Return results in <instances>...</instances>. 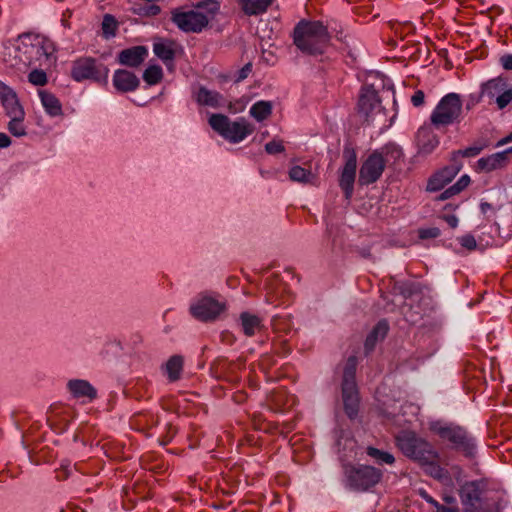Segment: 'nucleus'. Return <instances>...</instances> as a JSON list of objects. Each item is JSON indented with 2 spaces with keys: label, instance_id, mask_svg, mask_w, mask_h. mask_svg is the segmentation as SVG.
<instances>
[{
  "label": "nucleus",
  "instance_id": "23",
  "mask_svg": "<svg viewBox=\"0 0 512 512\" xmlns=\"http://www.w3.org/2000/svg\"><path fill=\"white\" fill-rule=\"evenodd\" d=\"M197 103L201 106L220 108L225 105L224 97L217 91L200 87L195 94Z\"/></svg>",
  "mask_w": 512,
  "mask_h": 512
},
{
  "label": "nucleus",
  "instance_id": "9",
  "mask_svg": "<svg viewBox=\"0 0 512 512\" xmlns=\"http://www.w3.org/2000/svg\"><path fill=\"white\" fill-rule=\"evenodd\" d=\"M389 153H391L395 158L402 155L399 147L390 145L383 147L381 150L374 151L367 157L359 170L358 181L360 185L372 184L381 177L386 166L384 156Z\"/></svg>",
  "mask_w": 512,
  "mask_h": 512
},
{
  "label": "nucleus",
  "instance_id": "21",
  "mask_svg": "<svg viewBox=\"0 0 512 512\" xmlns=\"http://www.w3.org/2000/svg\"><path fill=\"white\" fill-rule=\"evenodd\" d=\"M67 387L74 398L92 401L96 398V389L86 380L75 379L67 383Z\"/></svg>",
  "mask_w": 512,
  "mask_h": 512
},
{
  "label": "nucleus",
  "instance_id": "18",
  "mask_svg": "<svg viewBox=\"0 0 512 512\" xmlns=\"http://www.w3.org/2000/svg\"><path fill=\"white\" fill-rule=\"evenodd\" d=\"M379 105L380 99L376 89L372 85L365 84L359 96V112L368 117Z\"/></svg>",
  "mask_w": 512,
  "mask_h": 512
},
{
  "label": "nucleus",
  "instance_id": "46",
  "mask_svg": "<svg viewBox=\"0 0 512 512\" xmlns=\"http://www.w3.org/2000/svg\"><path fill=\"white\" fill-rule=\"evenodd\" d=\"M159 12H160L159 6H157L155 4H150V5L146 6L145 8H143V12H140V13L143 15L155 16V15L159 14Z\"/></svg>",
  "mask_w": 512,
  "mask_h": 512
},
{
  "label": "nucleus",
  "instance_id": "22",
  "mask_svg": "<svg viewBox=\"0 0 512 512\" xmlns=\"http://www.w3.org/2000/svg\"><path fill=\"white\" fill-rule=\"evenodd\" d=\"M418 152L423 155L432 153L439 145L438 136L428 128H421L417 133Z\"/></svg>",
  "mask_w": 512,
  "mask_h": 512
},
{
  "label": "nucleus",
  "instance_id": "45",
  "mask_svg": "<svg viewBox=\"0 0 512 512\" xmlns=\"http://www.w3.org/2000/svg\"><path fill=\"white\" fill-rule=\"evenodd\" d=\"M425 94L422 90H417L411 97V102L415 107H420L424 104Z\"/></svg>",
  "mask_w": 512,
  "mask_h": 512
},
{
  "label": "nucleus",
  "instance_id": "27",
  "mask_svg": "<svg viewBox=\"0 0 512 512\" xmlns=\"http://www.w3.org/2000/svg\"><path fill=\"white\" fill-rule=\"evenodd\" d=\"M288 176L291 181L304 185H315L318 179L317 175L310 169H306L299 165L291 166L288 171Z\"/></svg>",
  "mask_w": 512,
  "mask_h": 512
},
{
  "label": "nucleus",
  "instance_id": "6",
  "mask_svg": "<svg viewBox=\"0 0 512 512\" xmlns=\"http://www.w3.org/2000/svg\"><path fill=\"white\" fill-rule=\"evenodd\" d=\"M462 119V97L455 92L444 95L430 114V122L437 129L459 124Z\"/></svg>",
  "mask_w": 512,
  "mask_h": 512
},
{
  "label": "nucleus",
  "instance_id": "36",
  "mask_svg": "<svg viewBox=\"0 0 512 512\" xmlns=\"http://www.w3.org/2000/svg\"><path fill=\"white\" fill-rule=\"evenodd\" d=\"M162 77L163 71L162 68L158 65L148 66L143 73V79L148 85L158 84Z\"/></svg>",
  "mask_w": 512,
  "mask_h": 512
},
{
  "label": "nucleus",
  "instance_id": "53",
  "mask_svg": "<svg viewBox=\"0 0 512 512\" xmlns=\"http://www.w3.org/2000/svg\"><path fill=\"white\" fill-rule=\"evenodd\" d=\"M509 142H512V132L506 136L505 138L501 139L499 142H498V146H501V145H504V144H507Z\"/></svg>",
  "mask_w": 512,
  "mask_h": 512
},
{
  "label": "nucleus",
  "instance_id": "38",
  "mask_svg": "<svg viewBox=\"0 0 512 512\" xmlns=\"http://www.w3.org/2000/svg\"><path fill=\"white\" fill-rule=\"evenodd\" d=\"M117 29V22L115 18L110 15L106 14L102 21V30L103 34L106 38L112 37L115 35Z\"/></svg>",
  "mask_w": 512,
  "mask_h": 512
},
{
  "label": "nucleus",
  "instance_id": "14",
  "mask_svg": "<svg viewBox=\"0 0 512 512\" xmlns=\"http://www.w3.org/2000/svg\"><path fill=\"white\" fill-rule=\"evenodd\" d=\"M0 102L9 118L25 115L16 92L2 81H0Z\"/></svg>",
  "mask_w": 512,
  "mask_h": 512
},
{
  "label": "nucleus",
  "instance_id": "50",
  "mask_svg": "<svg viewBox=\"0 0 512 512\" xmlns=\"http://www.w3.org/2000/svg\"><path fill=\"white\" fill-rule=\"evenodd\" d=\"M422 498L429 504H431L435 509L438 507L439 502L436 501L432 496H430L427 492H421Z\"/></svg>",
  "mask_w": 512,
  "mask_h": 512
},
{
  "label": "nucleus",
  "instance_id": "1",
  "mask_svg": "<svg viewBox=\"0 0 512 512\" xmlns=\"http://www.w3.org/2000/svg\"><path fill=\"white\" fill-rule=\"evenodd\" d=\"M396 446L409 459L418 463L424 472L441 482L450 480L449 472L440 463V454L426 439L413 431H401L396 437Z\"/></svg>",
  "mask_w": 512,
  "mask_h": 512
},
{
  "label": "nucleus",
  "instance_id": "13",
  "mask_svg": "<svg viewBox=\"0 0 512 512\" xmlns=\"http://www.w3.org/2000/svg\"><path fill=\"white\" fill-rule=\"evenodd\" d=\"M343 156L345 158V165L339 180V185L345 193V197L349 199L352 196L354 189V181L356 177L357 156L353 149L346 148Z\"/></svg>",
  "mask_w": 512,
  "mask_h": 512
},
{
  "label": "nucleus",
  "instance_id": "16",
  "mask_svg": "<svg viewBox=\"0 0 512 512\" xmlns=\"http://www.w3.org/2000/svg\"><path fill=\"white\" fill-rule=\"evenodd\" d=\"M100 70L92 58H81L74 62L71 75L74 80L82 81L85 79H96L99 77Z\"/></svg>",
  "mask_w": 512,
  "mask_h": 512
},
{
  "label": "nucleus",
  "instance_id": "25",
  "mask_svg": "<svg viewBox=\"0 0 512 512\" xmlns=\"http://www.w3.org/2000/svg\"><path fill=\"white\" fill-rule=\"evenodd\" d=\"M38 95L45 112L50 117H58L63 114L62 104L54 94L46 90H39Z\"/></svg>",
  "mask_w": 512,
  "mask_h": 512
},
{
  "label": "nucleus",
  "instance_id": "32",
  "mask_svg": "<svg viewBox=\"0 0 512 512\" xmlns=\"http://www.w3.org/2000/svg\"><path fill=\"white\" fill-rule=\"evenodd\" d=\"M272 113V103L270 101L260 100L254 103L249 114L258 122L267 119Z\"/></svg>",
  "mask_w": 512,
  "mask_h": 512
},
{
  "label": "nucleus",
  "instance_id": "54",
  "mask_svg": "<svg viewBox=\"0 0 512 512\" xmlns=\"http://www.w3.org/2000/svg\"><path fill=\"white\" fill-rule=\"evenodd\" d=\"M251 70V64H247L244 66V68L242 69L241 73V78H244L246 76V74Z\"/></svg>",
  "mask_w": 512,
  "mask_h": 512
},
{
  "label": "nucleus",
  "instance_id": "47",
  "mask_svg": "<svg viewBox=\"0 0 512 512\" xmlns=\"http://www.w3.org/2000/svg\"><path fill=\"white\" fill-rule=\"evenodd\" d=\"M500 63L505 70H512V54H505L500 58Z\"/></svg>",
  "mask_w": 512,
  "mask_h": 512
},
{
  "label": "nucleus",
  "instance_id": "55",
  "mask_svg": "<svg viewBox=\"0 0 512 512\" xmlns=\"http://www.w3.org/2000/svg\"><path fill=\"white\" fill-rule=\"evenodd\" d=\"M444 500L448 503H451L454 501V498L453 497H445Z\"/></svg>",
  "mask_w": 512,
  "mask_h": 512
},
{
  "label": "nucleus",
  "instance_id": "20",
  "mask_svg": "<svg viewBox=\"0 0 512 512\" xmlns=\"http://www.w3.org/2000/svg\"><path fill=\"white\" fill-rule=\"evenodd\" d=\"M148 56V49L145 46H133L122 50L118 54V61L121 65L138 67Z\"/></svg>",
  "mask_w": 512,
  "mask_h": 512
},
{
  "label": "nucleus",
  "instance_id": "10",
  "mask_svg": "<svg viewBox=\"0 0 512 512\" xmlns=\"http://www.w3.org/2000/svg\"><path fill=\"white\" fill-rule=\"evenodd\" d=\"M356 368L357 358L350 356L345 363L342 379V399L349 418H354L359 408V394L355 380Z\"/></svg>",
  "mask_w": 512,
  "mask_h": 512
},
{
  "label": "nucleus",
  "instance_id": "41",
  "mask_svg": "<svg viewBox=\"0 0 512 512\" xmlns=\"http://www.w3.org/2000/svg\"><path fill=\"white\" fill-rule=\"evenodd\" d=\"M440 234V229L437 227L422 228L419 230V237L421 239L437 238L440 236Z\"/></svg>",
  "mask_w": 512,
  "mask_h": 512
},
{
  "label": "nucleus",
  "instance_id": "43",
  "mask_svg": "<svg viewBox=\"0 0 512 512\" xmlns=\"http://www.w3.org/2000/svg\"><path fill=\"white\" fill-rule=\"evenodd\" d=\"M71 473V463L69 461H63L60 468L56 470V478L58 480H65Z\"/></svg>",
  "mask_w": 512,
  "mask_h": 512
},
{
  "label": "nucleus",
  "instance_id": "24",
  "mask_svg": "<svg viewBox=\"0 0 512 512\" xmlns=\"http://www.w3.org/2000/svg\"><path fill=\"white\" fill-rule=\"evenodd\" d=\"M512 153V147L505 151L494 153L488 157L480 158L477 161L478 170L490 172L504 166L507 154Z\"/></svg>",
  "mask_w": 512,
  "mask_h": 512
},
{
  "label": "nucleus",
  "instance_id": "33",
  "mask_svg": "<svg viewBox=\"0 0 512 512\" xmlns=\"http://www.w3.org/2000/svg\"><path fill=\"white\" fill-rule=\"evenodd\" d=\"M470 184V177L468 175H462L458 181L447 188L444 192L440 194L438 197L439 200H446L448 198H451L460 192H462L468 185Z\"/></svg>",
  "mask_w": 512,
  "mask_h": 512
},
{
  "label": "nucleus",
  "instance_id": "19",
  "mask_svg": "<svg viewBox=\"0 0 512 512\" xmlns=\"http://www.w3.org/2000/svg\"><path fill=\"white\" fill-rule=\"evenodd\" d=\"M178 51V45L170 40H159L153 43L154 54L165 64L168 70L174 68V58Z\"/></svg>",
  "mask_w": 512,
  "mask_h": 512
},
{
  "label": "nucleus",
  "instance_id": "7",
  "mask_svg": "<svg viewBox=\"0 0 512 512\" xmlns=\"http://www.w3.org/2000/svg\"><path fill=\"white\" fill-rule=\"evenodd\" d=\"M208 122L215 132L231 143L242 142L255 130L253 124L245 118L231 121L228 116L223 114H212Z\"/></svg>",
  "mask_w": 512,
  "mask_h": 512
},
{
  "label": "nucleus",
  "instance_id": "15",
  "mask_svg": "<svg viewBox=\"0 0 512 512\" xmlns=\"http://www.w3.org/2000/svg\"><path fill=\"white\" fill-rule=\"evenodd\" d=\"M462 168L461 163H452L451 165L436 172L430 177L427 183V191L435 192L444 188L451 182Z\"/></svg>",
  "mask_w": 512,
  "mask_h": 512
},
{
  "label": "nucleus",
  "instance_id": "3",
  "mask_svg": "<svg viewBox=\"0 0 512 512\" xmlns=\"http://www.w3.org/2000/svg\"><path fill=\"white\" fill-rule=\"evenodd\" d=\"M294 44L303 53L322 54L330 41L327 27L320 21H300L294 28Z\"/></svg>",
  "mask_w": 512,
  "mask_h": 512
},
{
  "label": "nucleus",
  "instance_id": "39",
  "mask_svg": "<svg viewBox=\"0 0 512 512\" xmlns=\"http://www.w3.org/2000/svg\"><path fill=\"white\" fill-rule=\"evenodd\" d=\"M482 151V147L478 146H471L468 148H465L463 150H457L452 153V161L453 163H459L458 158L459 157H475L480 154Z\"/></svg>",
  "mask_w": 512,
  "mask_h": 512
},
{
  "label": "nucleus",
  "instance_id": "52",
  "mask_svg": "<svg viewBox=\"0 0 512 512\" xmlns=\"http://www.w3.org/2000/svg\"><path fill=\"white\" fill-rule=\"evenodd\" d=\"M436 512H458L457 507H446L444 505L439 504L436 508Z\"/></svg>",
  "mask_w": 512,
  "mask_h": 512
},
{
  "label": "nucleus",
  "instance_id": "11",
  "mask_svg": "<svg viewBox=\"0 0 512 512\" xmlns=\"http://www.w3.org/2000/svg\"><path fill=\"white\" fill-rule=\"evenodd\" d=\"M225 309L226 304L223 300L208 294L195 297L189 307L190 314L202 322L215 320Z\"/></svg>",
  "mask_w": 512,
  "mask_h": 512
},
{
  "label": "nucleus",
  "instance_id": "35",
  "mask_svg": "<svg viewBox=\"0 0 512 512\" xmlns=\"http://www.w3.org/2000/svg\"><path fill=\"white\" fill-rule=\"evenodd\" d=\"M25 115L11 117L8 122V131L15 137H23L27 134V128L24 124Z\"/></svg>",
  "mask_w": 512,
  "mask_h": 512
},
{
  "label": "nucleus",
  "instance_id": "5",
  "mask_svg": "<svg viewBox=\"0 0 512 512\" xmlns=\"http://www.w3.org/2000/svg\"><path fill=\"white\" fill-rule=\"evenodd\" d=\"M430 430L443 441L450 443L453 449L464 453L466 456L475 454L476 441L463 427L453 423L434 421L430 424Z\"/></svg>",
  "mask_w": 512,
  "mask_h": 512
},
{
  "label": "nucleus",
  "instance_id": "4",
  "mask_svg": "<svg viewBox=\"0 0 512 512\" xmlns=\"http://www.w3.org/2000/svg\"><path fill=\"white\" fill-rule=\"evenodd\" d=\"M220 8L217 0H205L193 9H175L172 21L184 32H201L212 20Z\"/></svg>",
  "mask_w": 512,
  "mask_h": 512
},
{
  "label": "nucleus",
  "instance_id": "34",
  "mask_svg": "<svg viewBox=\"0 0 512 512\" xmlns=\"http://www.w3.org/2000/svg\"><path fill=\"white\" fill-rule=\"evenodd\" d=\"M367 455L374 459L378 464L392 465L395 462V457L386 451L379 450L375 447H367Z\"/></svg>",
  "mask_w": 512,
  "mask_h": 512
},
{
  "label": "nucleus",
  "instance_id": "2",
  "mask_svg": "<svg viewBox=\"0 0 512 512\" xmlns=\"http://www.w3.org/2000/svg\"><path fill=\"white\" fill-rule=\"evenodd\" d=\"M15 59L13 65L51 66L56 60L55 45L46 36L38 33H22L15 40Z\"/></svg>",
  "mask_w": 512,
  "mask_h": 512
},
{
  "label": "nucleus",
  "instance_id": "48",
  "mask_svg": "<svg viewBox=\"0 0 512 512\" xmlns=\"http://www.w3.org/2000/svg\"><path fill=\"white\" fill-rule=\"evenodd\" d=\"M443 219L451 228H456L458 226V218L455 215H445L443 216Z\"/></svg>",
  "mask_w": 512,
  "mask_h": 512
},
{
  "label": "nucleus",
  "instance_id": "49",
  "mask_svg": "<svg viewBox=\"0 0 512 512\" xmlns=\"http://www.w3.org/2000/svg\"><path fill=\"white\" fill-rule=\"evenodd\" d=\"M11 145L10 137L5 133H0V149L7 148Z\"/></svg>",
  "mask_w": 512,
  "mask_h": 512
},
{
  "label": "nucleus",
  "instance_id": "17",
  "mask_svg": "<svg viewBox=\"0 0 512 512\" xmlns=\"http://www.w3.org/2000/svg\"><path fill=\"white\" fill-rule=\"evenodd\" d=\"M112 83L117 91L126 93L135 91L140 85V80L133 72L118 69L113 74Z\"/></svg>",
  "mask_w": 512,
  "mask_h": 512
},
{
  "label": "nucleus",
  "instance_id": "12",
  "mask_svg": "<svg viewBox=\"0 0 512 512\" xmlns=\"http://www.w3.org/2000/svg\"><path fill=\"white\" fill-rule=\"evenodd\" d=\"M382 478V472L372 466H360L347 471V485L357 491L375 486Z\"/></svg>",
  "mask_w": 512,
  "mask_h": 512
},
{
  "label": "nucleus",
  "instance_id": "8",
  "mask_svg": "<svg viewBox=\"0 0 512 512\" xmlns=\"http://www.w3.org/2000/svg\"><path fill=\"white\" fill-rule=\"evenodd\" d=\"M487 483L484 480L465 482L459 490L464 512H494V503L485 496Z\"/></svg>",
  "mask_w": 512,
  "mask_h": 512
},
{
  "label": "nucleus",
  "instance_id": "30",
  "mask_svg": "<svg viewBox=\"0 0 512 512\" xmlns=\"http://www.w3.org/2000/svg\"><path fill=\"white\" fill-rule=\"evenodd\" d=\"M183 363V357L180 355H174L167 360L164 370L170 382H175L181 378Z\"/></svg>",
  "mask_w": 512,
  "mask_h": 512
},
{
  "label": "nucleus",
  "instance_id": "42",
  "mask_svg": "<svg viewBox=\"0 0 512 512\" xmlns=\"http://www.w3.org/2000/svg\"><path fill=\"white\" fill-rule=\"evenodd\" d=\"M459 243L462 247H464L467 250H474L477 247L476 240L474 236L470 234L463 235L458 238Z\"/></svg>",
  "mask_w": 512,
  "mask_h": 512
},
{
  "label": "nucleus",
  "instance_id": "31",
  "mask_svg": "<svg viewBox=\"0 0 512 512\" xmlns=\"http://www.w3.org/2000/svg\"><path fill=\"white\" fill-rule=\"evenodd\" d=\"M388 329L389 326L385 320L379 321L372 329V331L368 334L365 341V349L367 351L372 350L376 342L383 339L386 336Z\"/></svg>",
  "mask_w": 512,
  "mask_h": 512
},
{
  "label": "nucleus",
  "instance_id": "26",
  "mask_svg": "<svg viewBox=\"0 0 512 512\" xmlns=\"http://www.w3.org/2000/svg\"><path fill=\"white\" fill-rule=\"evenodd\" d=\"M239 321L244 334L248 337L254 336L263 328L262 319L259 316L249 312L241 313Z\"/></svg>",
  "mask_w": 512,
  "mask_h": 512
},
{
  "label": "nucleus",
  "instance_id": "40",
  "mask_svg": "<svg viewBox=\"0 0 512 512\" xmlns=\"http://www.w3.org/2000/svg\"><path fill=\"white\" fill-rule=\"evenodd\" d=\"M512 101V87L509 85L501 95L496 99L495 103L499 109H504Z\"/></svg>",
  "mask_w": 512,
  "mask_h": 512
},
{
  "label": "nucleus",
  "instance_id": "51",
  "mask_svg": "<svg viewBox=\"0 0 512 512\" xmlns=\"http://www.w3.org/2000/svg\"><path fill=\"white\" fill-rule=\"evenodd\" d=\"M480 210L484 215H487L488 213L494 214V212H495L494 207L490 203H487V202H482L480 204Z\"/></svg>",
  "mask_w": 512,
  "mask_h": 512
},
{
  "label": "nucleus",
  "instance_id": "28",
  "mask_svg": "<svg viewBox=\"0 0 512 512\" xmlns=\"http://www.w3.org/2000/svg\"><path fill=\"white\" fill-rule=\"evenodd\" d=\"M508 86V82L502 77L491 79L483 84L482 95L488 97L490 100L496 101L499 95H501Z\"/></svg>",
  "mask_w": 512,
  "mask_h": 512
},
{
  "label": "nucleus",
  "instance_id": "29",
  "mask_svg": "<svg viewBox=\"0 0 512 512\" xmlns=\"http://www.w3.org/2000/svg\"><path fill=\"white\" fill-rule=\"evenodd\" d=\"M237 2L246 15L252 16L265 13L273 0H237Z\"/></svg>",
  "mask_w": 512,
  "mask_h": 512
},
{
  "label": "nucleus",
  "instance_id": "44",
  "mask_svg": "<svg viewBox=\"0 0 512 512\" xmlns=\"http://www.w3.org/2000/svg\"><path fill=\"white\" fill-rule=\"evenodd\" d=\"M265 151L271 155L278 154L284 151V146L281 141L272 140L265 145Z\"/></svg>",
  "mask_w": 512,
  "mask_h": 512
},
{
  "label": "nucleus",
  "instance_id": "37",
  "mask_svg": "<svg viewBox=\"0 0 512 512\" xmlns=\"http://www.w3.org/2000/svg\"><path fill=\"white\" fill-rule=\"evenodd\" d=\"M28 81L34 86H44L48 83V77L44 70L35 68L28 74Z\"/></svg>",
  "mask_w": 512,
  "mask_h": 512
}]
</instances>
